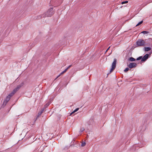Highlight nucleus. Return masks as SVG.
<instances>
[{"mask_svg": "<svg viewBox=\"0 0 152 152\" xmlns=\"http://www.w3.org/2000/svg\"><path fill=\"white\" fill-rule=\"evenodd\" d=\"M21 86L20 85H18L16 88H15L13 91L7 96L6 99L3 102V104L5 105L10 100L11 97H12L14 94L19 89Z\"/></svg>", "mask_w": 152, "mask_h": 152, "instance_id": "1", "label": "nucleus"}, {"mask_svg": "<svg viewBox=\"0 0 152 152\" xmlns=\"http://www.w3.org/2000/svg\"><path fill=\"white\" fill-rule=\"evenodd\" d=\"M147 41V39L145 40L141 39H138L136 42V47H143L148 45Z\"/></svg>", "mask_w": 152, "mask_h": 152, "instance_id": "2", "label": "nucleus"}, {"mask_svg": "<svg viewBox=\"0 0 152 152\" xmlns=\"http://www.w3.org/2000/svg\"><path fill=\"white\" fill-rule=\"evenodd\" d=\"M54 13V12L53 10V8H51L49 9L45 13L42 15L41 17L44 18L46 17H51Z\"/></svg>", "mask_w": 152, "mask_h": 152, "instance_id": "3", "label": "nucleus"}, {"mask_svg": "<svg viewBox=\"0 0 152 152\" xmlns=\"http://www.w3.org/2000/svg\"><path fill=\"white\" fill-rule=\"evenodd\" d=\"M117 62V60L116 58H114V61L112 64V67L110 70V72H112L115 69L116 67V65Z\"/></svg>", "mask_w": 152, "mask_h": 152, "instance_id": "4", "label": "nucleus"}, {"mask_svg": "<svg viewBox=\"0 0 152 152\" xmlns=\"http://www.w3.org/2000/svg\"><path fill=\"white\" fill-rule=\"evenodd\" d=\"M128 66L129 68L132 69L136 67L137 66V64L134 63H131Z\"/></svg>", "mask_w": 152, "mask_h": 152, "instance_id": "5", "label": "nucleus"}, {"mask_svg": "<svg viewBox=\"0 0 152 152\" xmlns=\"http://www.w3.org/2000/svg\"><path fill=\"white\" fill-rule=\"evenodd\" d=\"M149 55L148 54H145L142 58L141 59L142 61H145L148 58Z\"/></svg>", "mask_w": 152, "mask_h": 152, "instance_id": "6", "label": "nucleus"}, {"mask_svg": "<svg viewBox=\"0 0 152 152\" xmlns=\"http://www.w3.org/2000/svg\"><path fill=\"white\" fill-rule=\"evenodd\" d=\"M151 48L149 47H145L144 48V50L145 51H147L151 50Z\"/></svg>", "mask_w": 152, "mask_h": 152, "instance_id": "7", "label": "nucleus"}, {"mask_svg": "<svg viewBox=\"0 0 152 152\" xmlns=\"http://www.w3.org/2000/svg\"><path fill=\"white\" fill-rule=\"evenodd\" d=\"M129 60L131 61H135V59L134 58L131 57L129 58Z\"/></svg>", "mask_w": 152, "mask_h": 152, "instance_id": "8", "label": "nucleus"}, {"mask_svg": "<svg viewBox=\"0 0 152 152\" xmlns=\"http://www.w3.org/2000/svg\"><path fill=\"white\" fill-rule=\"evenodd\" d=\"M43 110H42L40 111L38 114L37 117H39L40 115L42 114L43 113Z\"/></svg>", "mask_w": 152, "mask_h": 152, "instance_id": "9", "label": "nucleus"}, {"mask_svg": "<svg viewBox=\"0 0 152 152\" xmlns=\"http://www.w3.org/2000/svg\"><path fill=\"white\" fill-rule=\"evenodd\" d=\"M143 20H142L140 22H139V23H138L136 26H137L139 25H140V24H141L142 22H143Z\"/></svg>", "mask_w": 152, "mask_h": 152, "instance_id": "10", "label": "nucleus"}, {"mask_svg": "<svg viewBox=\"0 0 152 152\" xmlns=\"http://www.w3.org/2000/svg\"><path fill=\"white\" fill-rule=\"evenodd\" d=\"M86 145V143L85 142H82L81 143V146H85Z\"/></svg>", "mask_w": 152, "mask_h": 152, "instance_id": "11", "label": "nucleus"}, {"mask_svg": "<svg viewBox=\"0 0 152 152\" xmlns=\"http://www.w3.org/2000/svg\"><path fill=\"white\" fill-rule=\"evenodd\" d=\"M142 33H143L144 34H148L149 33V32L148 31H144L142 32Z\"/></svg>", "mask_w": 152, "mask_h": 152, "instance_id": "12", "label": "nucleus"}, {"mask_svg": "<svg viewBox=\"0 0 152 152\" xmlns=\"http://www.w3.org/2000/svg\"><path fill=\"white\" fill-rule=\"evenodd\" d=\"M67 70V69H65L62 72H61V74H64V73L66 72Z\"/></svg>", "mask_w": 152, "mask_h": 152, "instance_id": "13", "label": "nucleus"}, {"mask_svg": "<svg viewBox=\"0 0 152 152\" xmlns=\"http://www.w3.org/2000/svg\"><path fill=\"white\" fill-rule=\"evenodd\" d=\"M79 108H77L71 114L73 113H74L77 112L79 110Z\"/></svg>", "mask_w": 152, "mask_h": 152, "instance_id": "14", "label": "nucleus"}, {"mask_svg": "<svg viewBox=\"0 0 152 152\" xmlns=\"http://www.w3.org/2000/svg\"><path fill=\"white\" fill-rule=\"evenodd\" d=\"M128 3V1H125L122 2L121 3V4H124L127 3Z\"/></svg>", "mask_w": 152, "mask_h": 152, "instance_id": "15", "label": "nucleus"}, {"mask_svg": "<svg viewBox=\"0 0 152 152\" xmlns=\"http://www.w3.org/2000/svg\"><path fill=\"white\" fill-rule=\"evenodd\" d=\"M84 130V129L83 128H82L80 129V132H83Z\"/></svg>", "mask_w": 152, "mask_h": 152, "instance_id": "16", "label": "nucleus"}, {"mask_svg": "<svg viewBox=\"0 0 152 152\" xmlns=\"http://www.w3.org/2000/svg\"><path fill=\"white\" fill-rule=\"evenodd\" d=\"M129 70V68H126L124 70V72H126Z\"/></svg>", "mask_w": 152, "mask_h": 152, "instance_id": "17", "label": "nucleus"}, {"mask_svg": "<svg viewBox=\"0 0 152 152\" xmlns=\"http://www.w3.org/2000/svg\"><path fill=\"white\" fill-rule=\"evenodd\" d=\"M142 59V56H140L139 57H138V58H137V60H140V59Z\"/></svg>", "mask_w": 152, "mask_h": 152, "instance_id": "18", "label": "nucleus"}, {"mask_svg": "<svg viewBox=\"0 0 152 152\" xmlns=\"http://www.w3.org/2000/svg\"><path fill=\"white\" fill-rule=\"evenodd\" d=\"M72 65H69L68 67L67 68H66V69H67V70L69 69L70 68L71 66H72Z\"/></svg>", "mask_w": 152, "mask_h": 152, "instance_id": "19", "label": "nucleus"}, {"mask_svg": "<svg viewBox=\"0 0 152 152\" xmlns=\"http://www.w3.org/2000/svg\"><path fill=\"white\" fill-rule=\"evenodd\" d=\"M50 104V103H48L46 104L45 106H46V107H48V106Z\"/></svg>", "mask_w": 152, "mask_h": 152, "instance_id": "20", "label": "nucleus"}, {"mask_svg": "<svg viewBox=\"0 0 152 152\" xmlns=\"http://www.w3.org/2000/svg\"><path fill=\"white\" fill-rule=\"evenodd\" d=\"M110 48V47H109L106 50V51L105 52V53H106L107 51L109 50V49Z\"/></svg>", "mask_w": 152, "mask_h": 152, "instance_id": "21", "label": "nucleus"}, {"mask_svg": "<svg viewBox=\"0 0 152 152\" xmlns=\"http://www.w3.org/2000/svg\"><path fill=\"white\" fill-rule=\"evenodd\" d=\"M152 2V1H150L149 2H148V3H147V4H146L144 5V6H145V5H146L147 4H148V3H150L151 2Z\"/></svg>", "mask_w": 152, "mask_h": 152, "instance_id": "22", "label": "nucleus"}, {"mask_svg": "<svg viewBox=\"0 0 152 152\" xmlns=\"http://www.w3.org/2000/svg\"><path fill=\"white\" fill-rule=\"evenodd\" d=\"M61 74L59 75L56 77V79H57L58 77L59 76H60V75H61Z\"/></svg>", "mask_w": 152, "mask_h": 152, "instance_id": "23", "label": "nucleus"}]
</instances>
